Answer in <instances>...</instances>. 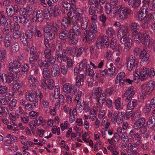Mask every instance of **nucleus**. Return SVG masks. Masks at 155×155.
I'll return each instance as SVG.
<instances>
[{"instance_id":"nucleus-1","label":"nucleus","mask_w":155,"mask_h":155,"mask_svg":"<svg viewBox=\"0 0 155 155\" xmlns=\"http://www.w3.org/2000/svg\"><path fill=\"white\" fill-rule=\"evenodd\" d=\"M71 28L69 29V39L71 41V44L76 43L78 41L75 36H79L81 35V29L78 23L76 21H71Z\"/></svg>"},{"instance_id":"nucleus-2","label":"nucleus","mask_w":155,"mask_h":155,"mask_svg":"<svg viewBox=\"0 0 155 155\" xmlns=\"http://www.w3.org/2000/svg\"><path fill=\"white\" fill-rule=\"evenodd\" d=\"M139 34H140L139 37L134 38L137 44H139L140 41H141L145 48L152 45V42L150 41V37L148 34L146 33L140 32Z\"/></svg>"},{"instance_id":"nucleus-3","label":"nucleus","mask_w":155,"mask_h":155,"mask_svg":"<svg viewBox=\"0 0 155 155\" xmlns=\"http://www.w3.org/2000/svg\"><path fill=\"white\" fill-rule=\"evenodd\" d=\"M88 30H86L84 33V36L87 37L89 41H92L96 36L95 33L97 32V28L96 24H92Z\"/></svg>"},{"instance_id":"nucleus-4","label":"nucleus","mask_w":155,"mask_h":155,"mask_svg":"<svg viewBox=\"0 0 155 155\" xmlns=\"http://www.w3.org/2000/svg\"><path fill=\"white\" fill-rule=\"evenodd\" d=\"M141 88L144 90L145 92L150 94L153 90L155 89V82L150 81L147 84L144 83L141 86Z\"/></svg>"},{"instance_id":"nucleus-5","label":"nucleus","mask_w":155,"mask_h":155,"mask_svg":"<svg viewBox=\"0 0 155 155\" xmlns=\"http://www.w3.org/2000/svg\"><path fill=\"white\" fill-rule=\"evenodd\" d=\"M62 89L64 93L72 95H74L77 91V88L75 86L68 83L63 85Z\"/></svg>"},{"instance_id":"nucleus-6","label":"nucleus","mask_w":155,"mask_h":155,"mask_svg":"<svg viewBox=\"0 0 155 155\" xmlns=\"http://www.w3.org/2000/svg\"><path fill=\"white\" fill-rule=\"evenodd\" d=\"M6 12L8 16L12 17L16 15L18 12L19 9L17 5H15L13 6L12 5H8L6 7Z\"/></svg>"},{"instance_id":"nucleus-7","label":"nucleus","mask_w":155,"mask_h":155,"mask_svg":"<svg viewBox=\"0 0 155 155\" xmlns=\"http://www.w3.org/2000/svg\"><path fill=\"white\" fill-rule=\"evenodd\" d=\"M130 28L133 39L136 38V37L138 38L139 37L140 34H139L140 32H139L137 31L139 28V25L138 23L135 22H133L130 25Z\"/></svg>"},{"instance_id":"nucleus-8","label":"nucleus","mask_w":155,"mask_h":155,"mask_svg":"<svg viewBox=\"0 0 155 155\" xmlns=\"http://www.w3.org/2000/svg\"><path fill=\"white\" fill-rule=\"evenodd\" d=\"M131 9L128 8L123 7L120 11L119 15L120 18L122 19H124L127 18L128 15L131 13Z\"/></svg>"},{"instance_id":"nucleus-9","label":"nucleus","mask_w":155,"mask_h":155,"mask_svg":"<svg viewBox=\"0 0 155 155\" xmlns=\"http://www.w3.org/2000/svg\"><path fill=\"white\" fill-rule=\"evenodd\" d=\"M150 54L147 53V49H143L141 52L140 56V58L142 60V61L144 64L147 63V62L150 61L149 58Z\"/></svg>"},{"instance_id":"nucleus-10","label":"nucleus","mask_w":155,"mask_h":155,"mask_svg":"<svg viewBox=\"0 0 155 155\" xmlns=\"http://www.w3.org/2000/svg\"><path fill=\"white\" fill-rule=\"evenodd\" d=\"M135 93V92L134 90V87L133 86L129 87L123 95V97H127L125 99L126 102L128 101L129 100H130L134 95Z\"/></svg>"},{"instance_id":"nucleus-11","label":"nucleus","mask_w":155,"mask_h":155,"mask_svg":"<svg viewBox=\"0 0 155 155\" xmlns=\"http://www.w3.org/2000/svg\"><path fill=\"white\" fill-rule=\"evenodd\" d=\"M145 119L144 118L141 117L136 121L134 125V129H139L144 126L145 123Z\"/></svg>"},{"instance_id":"nucleus-12","label":"nucleus","mask_w":155,"mask_h":155,"mask_svg":"<svg viewBox=\"0 0 155 155\" xmlns=\"http://www.w3.org/2000/svg\"><path fill=\"white\" fill-rule=\"evenodd\" d=\"M76 85L78 87L83 86L84 84V76L83 74H80L76 78Z\"/></svg>"},{"instance_id":"nucleus-13","label":"nucleus","mask_w":155,"mask_h":155,"mask_svg":"<svg viewBox=\"0 0 155 155\" xmlns=\"http://www.w3.org/2000/svg\"><path fill=\"white\" fill-rule=\"evenodd\" d=\"M51 72L52 75L54 77H56L59 75V67L57 64L52 65L51 69Z\"/></svg>"},{"instance_id":"nucleus-14","label":"nucleus","mask_w":155,"mask_h":155,"mask_svg":"<svg viewBox=\"0 0 155 155\" xmlns=\"http://www.w3.org/2000/svg\"><path fill=\"white\" fill-rule=\"evenodd\" d=\"M128 5L132 8L134 9L138 8L141 3L140 0H129L128 2Z\"/></svg>"},{"instance_id":"nucleus-15","label":"nucleus","mask_w":155,"mask_h":155,"mask_svg":"<svg viewBox=\"0 0 155 155\" xmlns=\"http://www.w3.org/2000/svg\"><path fill=\"white\" fill-rule=\"evenodd\" d=\"M106 95L104 93L101 94L100 96L96 98L97 104H99L100 107H101L105 101Z\"/></svg>"},{"instance_id":"nucleus-16","label":"nucleus","mask_w":155,"mask_h":155,"mask_svg":"<svg viewBox=\"0 0 155 155\" xmlns=\"http://www.w3.org/2000/svg\"><path fill=\"white\" fill-rule=\"evenodd\" d=\"M37 96L36 93H30V92L27 91L26 94V98L28 101H35Z\"/></svg>"},{"instance_id":"nucleus-17","label":"nucleus","mask_w":155,"mask_h":155,"mask_svg":"<svg viewBox=\"0 0 155 155\" xmlns=\"http://www.w3.org/2000/svg\"><path fill=\"white\" fill-rule=\"evenodd\" d=\"M148 126L150 129L155 131V117L152 116L150 117L147 122Z\"/></svg>"},{"instance_id":"nucleus-18","label":"nucleus","mask_w":155,"mask_h":155,"mask_svg":"<svg viewBox=\"0 0 155 155\" xmlns=\"http://www.w3.org/2000/svg\"><path fill=\"white\" fill-rule=\"evenodd\" d=\"M97 40H99L100 42L101 41L104 44V47L107 48L109 45V40L108 37L106 35H103L100 36L98 38Z\"/></svg>"},{"instance_id":"nucleus-19","label":"nucleus","mask_w":155,"mask_h":155,"mask_svg":"<svg viewBox=\"0 0 155 155\" xmlns=\"http://www.w3.org/2000/svg\"><path fill=\"white\" fill-rule=\"evenodd\" d=\"M50 12L55 17L58 16L61 14L60 10L58 5L51 7H50Z\"/></svg>"},{"instance_id":"nucleus-20","label":"nucleus","mask_w":155,"mask_h":155,"mask_svg":"<svg viewBox=\"0 0 155 155\" xmlns=\"http://www.w3.org/2000/svg\"><path fill=\"white\" fill-rule=\"evenodd\" d=\"M28 82L30 84V89H32L35 87L36 86V84H37L36 82L37 81V78L33 76H30L28 77Z\"/></svg>"},{"instance_id":"nucleus-21","label":"nucleus","mask_w":155,"mask_h":155,"mask_svg":"<svg viewBox=\"0 0 155 155\" xmlns=\"http://www.w3.org/2000/svg\"><path fill=\"white\" fill-rule=\"evenodd\" d=\"M12 42V37L10 35H5L4 39V46L5 48L9 47L11 44Z\"/></svg>"},{"instance_id":"nucleus-22","label":"nucleus","mask_w":155,"mask_h":155,"mask_svg":"<svg viewBox=\"0 0 155 155\" xmlns=\"http://www.w3.org/2000/svg\"><path fill=\"white\" fill-rule=\"evenodd\" d=\"M78 48L76 46H73L72 48L68 47L67 50V52L70 56L72 57L74 56L76 54Z\"/></svg>"},{"instance_id":"nucleus-23","label":"nucleus","mask_w":155,"mask_h":155,"mask_svg":"<svg viewBox=\"0 0 155 155\" xmlns=\"http://www.w3.org/2000/svg\"><path fill=\"white\" fill-rule=\"evenodd\" d=\"M83 15V14L80 13L78 11L77 12L75 15L73 16L72 18V20L74 21H77L81 22L84 19Z\"/></svg>"},{"instance_id":"nucleus-24","label":"nucleus","mask_w":155,"mask_h":155,"mask_svg":"<svg viewBox=\"0 0 155 155\" xmlns=\"http://www.w3.org/2000/svg\"><path fill=\"white\" fill-rule=\"evenodd\" d=\"M137 100H131L127 105V109L130 110H132L137 105Z\"/></svg>"},{"instance_id":"nucleus-25","label":"nucleus","mask_w":155,"mask_h":155,"mask_svg":"<svg viewBox=\"0 0 155 155\" xmlns=\"http://www.w3.org/2000/svg\"><path fill=\"white\" fill-rule=\"evenodd\" d=\"M8 68L9 71L11 73H13L16 74L20 71L19 68L14 66L13 63L12 62H10L9 63Z\"/></svg>"},{"instance_id":"nucleus-26","label":"nucleus","mask_w":155,"mask_h":155,"mask_svg":"<svg viewBox=\"0 0 155 155\" xmlns=\"http://www.w3.org/2000/svg\"><path fill=\"white\" fill-rule=\"evenodd\" d=\"M81 24V29L83 30H88L87 28L88 25L89 20L87 17L84 18V19L82 21Z\"/></svg>"},{"instance_id":"nucleus-27","label":"nucleus","mask_w":155,"mask_h":155,"mask_svg":"<svg viewBox=\"0 0 155 155\" xmlns=\"http://www.w3.org/2000/svg\"><path fill=\"white\" fill-rule=\"evenodd\" d=\"M8 114L9 111L6 107L3 105L0 106V117L5 116Z\"/></svg>"},{"instance_id":"nucleus-28","label":"nucleus","mask_w":155,"mask_h":155,"mask_svg":"<svg viewBox=\"0 0 155 155\" xmlns=\"http://www.w3.org/2000/svg\"><path fill=\"white\" fill-rule=\"evenodd\" d=\"M69 33V31L67 30H63L59 34V38L62 40L68 38Z\"/></svg>"},{"instance_id":"nucleus-29","label":"nucleus","mask_w":155,"mask_h":155,"mask_svg":"<svg viewBox=\"0 0 155 155\" xmlns=\"http://www.w3.org/2000/svg\"><path fill=\"white\" fill-rule=\"evenodd\" d=\"M102 91V89L100 87L96 88L94 93L92 94V97L95 99L98 97L100 96V94H102L101 92Z\"/></svg>"},{"instance_id":"nucleus-30","label":"nucleus","mask_w":155,"mask_h":155,"mask_svg":"<svg viewBox=\"0 0 155 155\" xmlns=\"http://www.w3.org/2000/svg\"><path fill=\"white\" fill-rule=\"evenodd\" d=\"M136 74L140 76V80L141 81L146 80L149 77V73L142 74L140 73L139 71H137Z\"/></svg>"},{"instance_id":"nucleus-31","label":"nucleus","mask_w":155,"mask_h":155,"mask_svg":"<svg viewBox=\"0 0 155 155\" xmlns=\"http://www.w3.org/2000/svg\"><path fill=\"white\" fill-rule=\"evenodd\" d=\"M70 23V20L66 18H64L62 21L61 24V27L62 29H66Z\"/></svg>"},{"instance_id":"nucleus-32","label":"nucleus","mask_w":155,"mask_h":155,"mask_svg":"<svg viewBox=\"0 0 155 155\" xmlns=\"http://www.w3.org/2000/svg\"><path fill=\"white\" fill-rule=\"evenodd\" d=\"M125 75V73L123 72H121L119 73L117 75L116 79L115 80V82L117 84L120 82L121 81H123L124 80V77Z\"/></svg>"},{"instance_id":"nucleus-33","label":"nucleus","mask_w":155,"mask_h":155,"mask_svg":"<svg viewBox=\"0 0 155 155\" xmlns=\"http://www.w3.org/2000/svg\"><path fill=\"white\" fill-rule=\"evenodd\" d=\"M41 13L39 10V15H41V14L42 16H44L46 19L49 18V17H51L52 15L51 12H50V10H48V9H45V12L44 13V15H43V12L41 11Z\"/></svg>"},{"instance_id":"nucleus-34","label":"nucleus","mask_w":155,"mask_h":155,"mask_svg":"<svg viewBox=\"0 0 155 155\" xmlns=\"http://www.w3.org/2000/svg\"><path fill=\"white\" fill-rule=\"evenodd\" d=\"M127 64V69L129 71H130L133 68H136L138 66V62H136L135 63L130 62L128 64V62H126Z\"/></svg>"},{"instance_id":"nucleus-35","label":"nucleus","mask_w":155,"mask_h":155,"mask_svg":"<svg viewBox=\"0 0 155 155\" xmlns=\"http://www.w3.org/2000/svg\"><path fill=\"white\" fill-rule=\"evenodd\" d=\"M22 82L18 81L15 83L13 87V90L14 92H16L18 91L20 88L22 86Z\"/></svg>"},{"instance_id":"nucleus-36","label":"nucleus","mask_w":155,"mask_h":155,"mask_svg":"<svg viewBox=\"0 0 155 155\" xmlns=\"http://www.w3.org/2000/svg\"><path fill=\"white\" fill-rule=\"evenodd\" d=\"M28 38L25 35L23 34L21 35L20 37V40L22 42L24 45L27 46L28 44Z\"/></svg>"},{"instance_id":"nucleus-37","label":"nucleus","mask_w":155,"mask_h":155,"mask_svg":"<svg viewBox=\"0 0 155 155\" xmlns=\"http://www.w3.org/2000/svg\"><path fill=\"white\" fill-rule=\"evenodd\" d=\"M119 32L122 34V36H127L128 33L127 28L125 26L121 27L119 30Z\"/></svg>"},{"instance_id":"nucleus-38","label":"nucleus","mask_w":155,"mask_h":155,"mask_svg":"<svg viewBox=\"0 0 155 155\" xmlns=\"http://www.w3.org/2000/svg\"><path fill=\"white\" fill-rule=\"evenodd\" d=\"M115 68L113 67L107 70V75L108 76H112L115 73Z\"/></svg>"},{"instance_id":"nucleus-39","label":"nucleus","mask_w":155,"mask_h":155,"mask_svg":"<svg viewBox=\"0 0 155 155\" xmlns=\"http://www.w3.org/2000/svg\"><path fill=\"white\" fill-rule=\"evenodd\" d=\"M17 101L15 99L12 100L9 104V108L11 111H13L16 106Z\"/></svg>"},{"instance_id":"nucleus-40","label":"nucleus","mask_w":155,"mask_h":155,"mask_svg":"<svg viewBox=\"0 0 155 155\" xmlns=\"http://www.w3.org/2000/svg\"><path fill=\"white\" fill-rule=\"evenodd\" d=\"M33 21L34 22H36L37 21H39V15L38 13V10L35 9L33 12Z\"/></svg>"},{"instance_id":"nucleus-41","label":"nucleus","mask_w":155,"mask_h":155,"mask_svg":"<svg viewBox=\"0 0 155 155\" xmlns=\"http://www.w3.org/2000/svg\"><path fill=\"white\" fill-rule=\"evenodd\" d=\"M121 139L124 142H127L129 141V139H130L131 138H130L127 134L125 132L123 133L121 137Z\"/></svg>"},{"instance_id":"nucleus-42","label":"nucleus","mask_w":155,"mask_h":155,"mask_svg":"<svg viewBox=\"0 0 155 155\" xmlns=\"http://www.w3.org/2000/svg\"><path fill=\"white\" fill-rule=\"evenodd\" d=\"M107 35L109 37H111L114 34L115 31L111 28H109L106 31Z\"/></svg>"},{"instance_id":"nucleus-43","label":"nucleus","mask_w":155,"mask_h":155,"mask_svg":"<svg viewBox=\"0 0 155 155\" xmlns=\"http://www.w3.org/2000/svg\"><path fill=\"white\" fill-rule=\"evenodd\" d=\"M60 94V88L58 86H56L55 87L54 92V97L55 99H58V96Z\"/></svg>"},{"instance_id":"nucleus-44","label":"nucleus","mask_w":155,"mask_h":155,"mask_svg":"<svg viewBox=\"0 0 155 155\" xmlns=\"http://www.w3.org/2000/svg\"><path fill=\"white\" fill-rule=\"evenodd\" d=\"M45 35L46 36L47 39L49 40L53 39L55 36L53 32H50L45 33Z\"/></svg>"},{"instance_id":"nucleus-45","label":"nucleus","mask_w":155,"mask_h":155,"mask_svg":"<svg viewBox=\"0 0 155 155\" xmlns=\"http://www.w3.org/2000/svg\"><path fill=\"white\" fill-rule=\"evenodd\" d=\"M29 69L28 64H23L21 68V70L22 73L26 74L28 72Z\"/></svg>"},{"instance_id":"nucleus-46","label":"nucleus","mask_w":155,"mask_h":155,"mask_svg":"<svg viewBox=\"0 0 155 155\" xmlns=\"http://www.w3.org/2000/svg\"><path fill=\"white\" fill-rule=\"evenodd\" d=\"M87 63V61L86 59H84L82 60L81 63L79 65V70L81 71L84 68H85L86 66V64Z\"/></svg>"},{"instance_id":"nucleus-47","label":"nucleus","mask_w":155,"mask_h":155,"mask_svg":"<svg viewBox=\"0 0 155 155\" xmlns=\"http://www.w3.org/2000/svg\"><path fill=\"white\" fill-rule=\"evenodd\" d=\"M42 74L44 78H49L50 77V74L49 72V70L47 68H45L43 69Z\"/></svg>"},{"instance_id":"nucleus-48","label":"nucleus","mask_w":155,"mask_h":155,"mask_svg":"<svg viewBox=\"0 0 155 155\" xmlns=\"http://www.w3.org/2000/svg\"><path fill=\"white\" fill-rule=\"evenodd\" d=\"M139 12L144 14L145 15H147L148 13V10L147 7L146 6H143L141 8Z\"/></svg>"},{"instance_id":"nucleus-49","label":"nucleus","mask_w":155,"mask_h":155,"mask_svg":"<svg viewBox=\"0 0 155 155\" xmlns=\"http://www.w3.org/2000/svg\"><path fill=\"white\" fill-rule=\"evenodd\" d=\"M120 98L118 97L117 99L114 102L115 108L116 109H118L120 107Z\"/></svg>"},{"instance_id":"nucleus-50","label":"nucleus","mask_w":155,"mask_h":155,"mask_svg":"<svg viewBox=\"0 0 155 155\" xmlns=\"http://www.w3.org/2000/svg\"><path fill=\"white\" fill-rule=\"evenodd\" d=\"M69 8V11L70 12L73 13H75L76 14L77 12L78 11V10L77 9L75 5L73 4L70 6Z\"/></svg>"},{"instance_id":"nucleus-51","label":"nucleus","mask_w":155,"mask_h":155,"mask_svg":"<svg viewBox=\"0 0 155 155\" xmlns=\"http://www.w3.org/2000/svg\"><path fill=\"white\" fill-rule=\"evenodd\" d=\"M19 46L17 43H14L12 46V50L13 52H16L19 49Z\"/></svg>"},{"instance_id":"nucleus-52","label":"nucleus","mask_w":155,"mask_h":155,"mask_svg":"<svg viewBox=\"0 0 155 155\" xmlns=\"http://www.w3.org/2000/svg\"><path fill=\"white\" fill-rule=\"evenodd\" d=\"M86 72L87 73L86 74V75L87 76H89L90 78H93L94 74L93 70L92 69L89 68L88 69L87 72Z\"/></svg>"},{"instance_id":"nucleus-53","label":"nucleus","mask_w":155,"mask_h":155,"mask_svg":"<svg viewBox=\"0 0 155 155\" xmlns=\"http://www.w3.org/2000/svg\"><path fill=\"white\" fill-rule=\"evenodd\" d=\"M136 62H138L136 61L135 57L133 55H131L129 57L127 58L126 61V62H128V64L130 62H132V63H133Z\"/></svg>"},{"instance_id":"nucleus-54","label":"nucleus","mask_w":155,"mask_h":155,"mask_svg":"<svg viewBox=\"0 0 155 155\" xmlns=\"http://www.w3.org/2000/svg\"><path fill=\"white\" fill-rule=\"evenodd\" d=\"M52 28L54 32H57L60 29L58 25L55 22H53L51 25Z\"/></svg>"},{"instance_id":"nucleus-55","label":"nucleus","mask_w":155,"mask_h":155,"mask_svg":"<svg viewBox=\"0 0 155 155\" xmlns=\"http://www.w3.org/2000/svg\"><path fill=\"white\" fill-rule=\"evenodd\" d=\"M95 7L92 5L90 6L88 10L89 14L91 15H93L95 12Z\"/></svg>"},{"instance_id":"nucleus-56","label":"nucleus","mask_w":155,"mask_h":155,"mask_svg":"<svg viewBox=\"0 0 155 155\" xmlns=\"http://www.w3.org/2000/svg\"><path fill=\"white\" fill-rule=\"evenodd\" d=\"M48 87V89L50 90H52L53 89L54 84L52 80H49Z\"/></svg>"},{"instance_id":"nucleus-57","label":"nucleus","mask_w":155,"mask_h":155,"mask_svg":"<svg viewBox=\"0 0 155 155\" xmlns=\"http://www.w3.org/2000/svg\"><path fill=\"white\" fill-rule=\"evenodd\" d=\"M45 79H43L41 81V87L44 90H46L48 88V85L46 82Z\"/></svg>"},{"instance_id":"nucleus-58","label":"nucleus","mask_w":155,"mask_h":155,"mask_svg":"<svg viewBox=\"0 0 155 155\" xmlns=\"http://www.w3.org/2000/svg\"><path fill=\"white\" fill-rule=\"evenodd\" d=\"M7 92V88L4 86H1L0 87V94H3Z\"/></svg>"},{"instance_id":"nucleus-59","label":"nucleus","mask_w":155,"mask_h":155,"mask_svg":"<svg viewBox=\"0 0 155 155\" xmlns=\"http://www.w3.org/2000/svg\"><path fill=\"white\" fill-rule=\"evenodd\" d=\"M45 57L47 59H48L51 57V50L49 49H46L44 51Z\"/></svg>"},{"instance_id":"nucleus-60","label":"nucleus","mask_w":155,"mask_h":155,"mask_svg":"<svg viewBox=\"0 0 155 155\" xmlns=\"http://www.w3.org/2000/svg\"><path fill=\"white\" fill-rule=\"evenodd\" d=\"M32 29L34 34L35 35H37L38 37H39V31L38 27L36 26H33L32 27Z\"/></svg>"},{"instance_id":"nucleus-61","label":"nucleus","mask_w":155,"mask_h":155,"mask_svg":"<svg viewBox=\"0 0 155 155\" xmlns=\"http://www.w3.org/2000/svg\"><path fill=\"white\" fill-rule=\"evenodd\" d=\"M106 12L107 14H109L111 11V5L110 4L107 3L105 6Z\"/></svg>"},{"instance_id":"nucleus-62","label":"nucleus","mask_w":155,"mask_h":155,"mask_svg":"<svg viewBox=\"0 0 155 155\" xmlns=\"http://www.w3.org/2000/svg\"><path fill=\"white\" fill-rule=\"evenodd\" d=\"M116 42L114 38H112L111 41L110 42V47L112 49H115L116 48Z\"/></svg>"},{"instance_id":"nucleus-63","label":"nucleus","mask_w":155,"mask_h":155,"mask_svg":"<svg viewBox=\"0 0 155 155\" xmlns=\"http://www.w3.org/2000/svg\"><path fill=\"white\" fill-rule=\"evenodd\" d=\"M38 112L32 111L29 113L30 117L33 119H35L38 115Z\"/></svg>"},{"instance_id":"nucleus-64","label":"nucleus","mask_w":155,"mask_h":155,"mask_svg":"<svg viewBox=\"0 0 155 155\" xmlns=\"http://www.w3.org/2000/svg\"><path fill=\"white\" fill-rule=\"evenodd\" d=\"M68 68L66 66L63 65L61 68V72L64 75L66 74L68 72Z\"/></svg>"}]
</instances>
